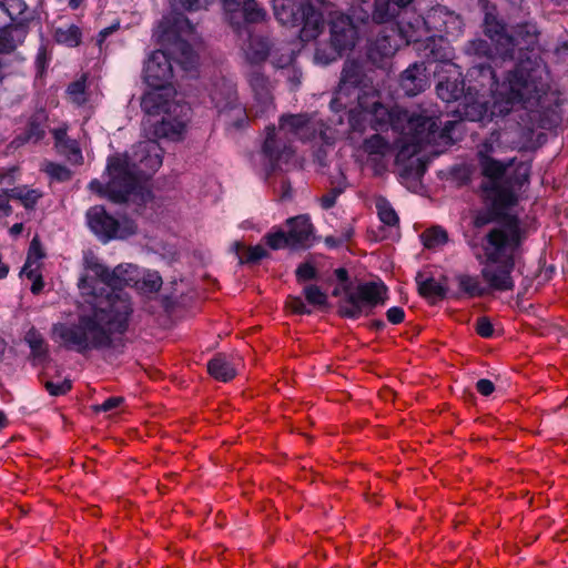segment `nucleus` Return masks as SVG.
Instances as JSON below:
<instances>
[{
  "label": "nucleus",
  "instance_id": "8fccbe9b",
  "mask_svg": "<svg viewBox=\"0 0 568 568\" xmlns=\"http://www.w3.org/2000/svg\"><path fill=\"white\" fill-rule=\"evenodd\" d=\"M305 298L310 304L322 306L326 304L327 296L316 285H307L304 288Z\"/></svg>",
  "mask_w": 568,
  "mask_h": 568
},
{
  "label": "nucleus",
  "instance_id": "0e129e2a",
  "mask_svg": "<svg viewBox=\"0 0 568 568\" xmlns=\"http://www.w3.org/2000/svg\"><path fill=\"white\" fill-rule=\"evenodd\" d=\"M338 194L339 193L336 190H332L331 192L324 194L320 199L322 207L325 210L333 207L336 203V199H337Z\"/></svg>",
  "mask_w": 568,
  "mask_h": 568
},
{
  "label": "nucleus",
  "instance_id": "4468645a",
  "mask_svg": "<svg viewBox=\"0 0 568 568\" xmlns=\"http://www.w3.org/2000/svg\"><path fill=\"white\" fill-rule=\"evenodd\" d=\"M246 80L253 93L254 101L247 110L250 119L263 116L273 108L274 85L270 79L257 69L247 72Z\"/></svg>",
  "mask_w": 568,
  "mask_h": 568
},
{
  "label": "nucleus",
  "instance_id": "e433bc0d",
  "mask_svg": "<svg viewBox=\"0 0 568 568\" xmlns=\"http://www.w3.org/2000/svg\"><path fill=\"white\" fill-rule=\"evenodd\" d=\"M26 342L28 343L29 347L31 348V353L33 357L36 358H45L48 355V346L42 337V335L36 331L34 328H31L28 331L24 337Z\"/></svg>",
  "mask_w": 568,
  "mask_h": 568
},
{
  "label": "nucleus",
  "instance_id": "c03bdc74",
  "mask_svg": "<svg viewBox=\"0 0 568 568\" xmlns=\"http://www.w3.org/2000/svg\"><path fill=\"white\" fill-rule=\"evenodd\" d=\"M43 257H44V252L42 250L40 240L38 237H33L30 243V246H29L27 261L24 263L23 270L34 268V267L39 268L40 261Z\"/></svg>",
  "mask_w": 568,
  "mask_h": 568
},
{
  "label": "nucleus",
  "instance_id": "9b49d317",
  "mask_svg": "<svg viewBox=\"0 0 568 568\" xmlns=\"http://www.w3.org/2000/svg\"><path fill=\"white\" fill-rule=\"evenodd\" d=\"M161 24L169 39L171 36L176 38L173 53L181 67L185 71L194 69L197 63V54L191 44L196 38L194 26L183 14H176L173 20L164 18Z\"/></svg>",
  "mask_w": 568,
  "mask_h": 568
},
{
  "label": "nucleus",
  "instance_id": "774afa93",
  "mask_svg": "<svg viewBox=\"0 0 568 568\" xmlns=\"http://www.w3.org/2000/svg\"><path fill=\"white\" fill-rule=\"evenodd\" d=\"M118 27H119L118 24H114V26L102 29L98 34L99 45H101L102 42L106 39V37L110 36L111 33H113L118 29Z\"/></svg>",
  "mask_w": 568,
  "mask_h": 568
},
{
  "label": "nucleus",
  "instance_id": "9d476101",
  "mask_svg": "<svg viewBox=\"0 0 568 568\" xmlns=\"http://www.w3.org/2000/svg\"><path fill=\"white\" fill-rule=\"evenodd\" d=\"M211 101L229 130H242L250 123L247 109L240 102L236 84L225 78L216 80L210 89Z\"/></svg>",
  "mask_w": 568,
  "mask_h": 568
},
{
  "label": "nucleus",
  "instance_id": "6e6552de",
  "mask_svg": "<svg viewBox=\"0 0 568 568\" xmlns=\"http://www.w3.org/2000/svg\"><path fill=\"white\" fill-rule=\"evenodd\" d=\"M174 89H154L143 94L142 110L152 115L164 113L161 122L154 128V135L170 140L182 138L189 120L190 108L172 99Z\"/></svg>",
  "mask_w": 568,
  "mask_h": 568
},
{
  "label": "nucleus",
  "instance_id": "58836bf2",
  "mask_svg": "<svg viewBox=\"0 0 568 568\" xmlns=\"http://www.w3.org/2000/svg\"><path fill=\"white\" fill-rule=\"evenodd\" d=\"M376 209L379 220L388 226H395L398 224L399 219L396 211L389 204L386 199H378L376 201Z\"/></svg>",
  "mask_w": 568,
  "mask_h": 568
},
{
  "label": "nucleus",
  "instance_id": "2f4dec72",
  "mask_svg": "<svg viewBox=\"0 0 568 568\" xmlns=\"http://www.w3.org/2000/svg\"><path fill=\"white\" fill-rule=\"evenodd\" d=\"M418 292L432 303L444 298L446 293L444 286L433 277L418 281Z\"/></svg>",
  "mask_w": 568,
  "mask_h": 568
},
{
  "label": "nucleus",
  "instance_id": "39448f33",
  "mask_svg": "<svg viewBox=\"0 0 568 568\" xmlns=\"http://www.w3.org/2000/svg\"><path fill=\"white\" fill-rule=\"evenodd\" d=\"M520 242V229L516 222H508L488 232L484 246L488 264L483 267L481 275L489 288L513 290L514 281L510 274L514 268V254Z\"/></svg>",
  "mask_w": 568,
  "mask_h": 568
},
{
  "label": "nucleus",
  "instance_id": "bf43d9fd",
  "mask_svg": "<svg viewBox=\"0 0 568 568\" xmlns=\"http://www.w3.org/2000/svg\"><path fill=\"white\" fill-rule=\"evenodd\" d=\"M287 306L290 310L296 314H310L311 311L307 310L306 305L304 304L303 300L301 297H291L287 301Z\"/></svg>",
  "mask_w": 568,
  "mask_h": 568
},
{
  "label": "nucleus",
  "instance_id": "13d9d810",
  "mask_svg": "<svg viewBox=\"0 0 568 568\" xmlns=\"http://www.w3.org/2000/svg\"><path fill=\"white\" fill-rule=\"evenodd\" d=\"M123 397L114 396L105 399L102 404L95 405L93 407L94 412H111L115 408H118L123 403Z\"/></svg>",
  "mask_w": 568,
  "mask_h": 568
},
{
  "label": "nucleus",
  "instance_id": "423d86ee",
  "mask_svg": "<svg viewBox=\"0 0 568 568\" xmlns=\"http://www.w3.org/2000/svg\"><path fill=\"white\" fill-rule=\"evenodd\" d=\"M493 151V143L484 142L477 153L481 174L487 180L481 187L496 205L509 207L517 202L515 186L520 187L528 182L530 166L527 163H519L516 166L515 175L506 178V172L514 166L515 160L498 161L490 155Z\"/></svg>",
  "mask_w": 568,
  "mask_h": 568
},
{
  "label": "nucleus",
  "instance_id": "3c124183",
  "mask_svg": "<svg viewBox=\"0 0 568 568\" xmlns=\"http://www.w3.org/2000/svg\"><path fill=\"white\" fill-rule=\"evenodd\" d=\"M211 0H170L172 7L189 11L205 9Z\"/></svg>",
  "mask_w": 568,
  "mask_h": 568
},
{
  "label": "nucleus",
  "instance_id": "b1692460",
  "mask_svg": "<svg viewBox=\"0 0 568 568\" xmlns=\"http://www.w3.org/2000/svg\"><path fill=\"white\" fill-rule=\"evenodd\" d=\"M425 57L429 62H442L448 68H453L455 73L459 75L457 67L452 63L453 52L448 42L439 37L438 39L430 38L425 45Z\"/></svg>",
  "mask_w": 568,
  "mask_h": 568
},
{
  "label": "nucleus",
  "instance_id": "4d7b16f0",
  "mask_svg": "<svg viewBox=\"0 0 568 568\" xmlns=\"http://www.w3.org/2000/svg\"><path fill=\"white\" fill-rule=\"evenodd\" d=\"M476 332L481 337H491L494 333L493 324L487 317H479L476 322Z\"/></svg>",
  "mask_w": 568,
  "mask_h": 568
},
{
  "label": "nucleus",
  "instance_id": "f3484780",
  "mask_svg": "<svg viewBox=\"0 0 568 568\" xmlns=\"http://www.w3.org/2000/svg\"><path fill=\"white\" fill-rule=\"evenodd\" d=\"M484 33L493 42L496 55L504 60L515 58L517 45L515 39L507 33L505 24L491 12L485 14Z\"/></svg>",
  "mask_w": 568,
  "mask_h": 568
},
{
  "label": "nucleus",
  "instance_id": "dca6fc26",
  "mask_svg": "<svg viewBox=\"0 0 568 568\" xmlns=\"http://www.w3.org/2000/svg\"><path fill=\"white\" fill-rule=\"evenodd\" d=\"M172 78L173 70L168 54L161 50L152 52L144 67L146 84L154 89H173L171 87Z\"/></svg>",
  "mask_w": 568,
  "mask_h": 568
},
{
  "label": "nucleus",
  "instance_id": "864d4df0",
  "mask_svg": "<svg viewBox=\"0 0 568 568\" xmlns=\"http://www.w3.org/2000/svg\"><path fill=\"white\" fill-rule=\"evenodd\" d=\"M44 387L49 392L50 395L60 396V395H64L65 393H68L71 389V382L68 379H64L63 382H60V383H53L51 381H47L44 383Z\"/></svg>",
  "mask_w": 568,
  "mask_h": 568
},
{
  "label": "nucleus",
  "instance_id": "5701e85b",
  "mask_svg": "<svg viewBox=\"0 0 568 568\" xmlns=\"http://www.w3.org/2000/svg\"><path fill=\"white\" fill-rule=\"evenodd\" d=\"M413 0H375L372 20L376 23H386L397 18Z\"/></svg>",
  "mask_w": 568,
  "mask_h": 568
},
{
  "label": "nucleus",
  "instance_id": "f03ea898",
  "mask_svg": "<svg viewBox=\"0 0 568 568\" xmlns=\"http://www.w3.org/2000/svg\"><path fill=\"white\" fill-rule=\"evenodd\" d=\"M469 75L481 87L491 88V103L476 102L466 106L465 114L470 121H491L495 116L508 114L516 105L529 112L545 113L557 102L551 89V77L541 59H527L509 71L501 83L489 64L474 65Z\"/></svg>",
  "mask_w": 568,
  "mask_h": 568
},
{
  "label": "nucleus",
  "instance_id": "cd10ccee",
  "mask_svg": "<svg viewBox=\"0 0 568 568\" xmlns=\"http://www.w3.org/2000/svg\"><path fill=\"white\" fill-rule=\"evenodd\" d=\"M240 7L243 13L244 26L263 23L268 19L267 11L256 0H244Z\"/></svg>",
  "mask_w": 568,
  "mask_h": 568
},
{
  "label": "nucleus",
  "instance_id": "f8f14e48",
  "mask_svg": "<svg viewBox=\"0 0 568 568\" xmlns=\"http://www.w3.org/2000/svg\"><path fill=\"white\" fill-rule=\"evenodd\" d=\"M387 288L383 283L366 282L358 284L354 290L346 292L341 305L343 316L357 318L365 308H373L386 301Z\"/></svg>",
  "mask_w": 568,
  "mask_h": 568
},
{
  "label": "nucleus",
  "instance_id": "69168bd1",
  "mask_svg": "<svg viewBox=\"0 0 568 568\" xmlns=\"http://www.w3.org/2000/svg\"><path fill=\"white\" fill-rule=\"evenodd\" d=\"M52 135L54 138V145L55 148L60 144L64 143L65 141L70 140L67 134V128H57L52 130Z\"/></svg>",
  "mask_w": 568,
  "mask_h": 568
},
{
  "label": "nucleus",
  "instance_id": "f704fd0d",
  "mask_svg": "<svg viewBox=\"0 0 568 568\" xmlns=\"http://www.w3.org/2000/svg\"><path fill=\"white\" fill-rule=\"evenodd\" d=\"M10 196L19 200L27 210H32L39 199L42 197V193L36 189L20 186L10 190Z\"/></svg>",
  "mask_w": 568,
  "mask_h": 568
},
{
  "label": "nucleus",
  "instance_id": "c85d7f7f",
  "mask_svg": "<svg viewBox=\"0 0 568 568\" xmlns=\"http://www.w3.org/2000/svg\"><path fill=\"white\" fill-rule=\"evenodd\" d=\"M233 248L241 264L256 263L267 256V251L262 245L245 246L240 242H235Z\"/></svg>",
  "mask_w": 568,
  "mask_h": 568
},
{
  "label": "nucleus",
  "instance_id": "052dcab7",
  "mask_svg": "<svg viewBox=\"0 0 568 568\" xmlns=\"http://www.w3.org/2000/svg\"><path fill=\"white\" fill-rule=\"evenodd\" d=\"M386 317H387L389 323H392V324H399V323H402L404 321L405 313H404V310L402 307L394 306V307H390L386 312Z\"/></svg>",
  "mask_w": 568,
  "mask_h": 568
},
{
  "label": "nucleus",
  "instance_id": "09e8293b",
  "mask_svg": "<svg viewBox=\"0 0 568 568\" xmlns=\"http://www.w3.org/2000/svg\"><path fill=\"white\" fill-rule=\"evenodd\" d=\"M43 171L58 182H65L72 178V172L67 166L53 162H48Z\"/></svg>",
  "mask_w": 568,
  "mask_h": 568
},
{
  "label": "nucleus",
  "instance_id": "e2e57ef3",
  "mask_svg": "<svg viewBox=\"0 0 568 568\" xmlns=\"http://www.w3.org/2000/svg\"><path fill=\"white\" fill-rule=\"evenodd\" d=\"M477 392L483 396H489L495 390V385L491 381L481 378L476 383Z\"/></svg>",
  "mask_w": 568,
  "mask_h": 568
},
{
  "label": "nucleus",
  "instance_id": "473e14b6",
  "mask_svg": "<svg viewBox=\"0 0 568 568\" xmlns=\"http://www.w3.org/2000/svg\"><path fill=\"white\" fill-rule=\"evenodd\" d=\"M363 150L368 155H375L384 158L392 151V145L379 134H375L364 141Z\"/></svg>",
  "mask_w": 568,
  "mask_h": 568
},
{
  "label": "nucleus",
  "instance_id": "ddd939ff",
  "mask_svg": "<svg viewBox=\"0 0 568 568\" xmlns=\"http://www.w3.org/2000/svg\"><path fill=\"white\" fill-rule=\"evenodd\" d=\"M88 224L90 229L103 241L114 237L124 239L135 233V225L131 221H124L123 225L108 214L103 206H93L87 213Z\"/></svg>",
  "mask_w": 568,
  "mask_h": 568
},
{
  "label": "nucleus",
  "instance_id": "c756f323",
  "mask_svg": "<svg viewBox=\"0 0 568 568\" xmlns=\"http://www.w3.org/2000/svg\"><path fill=\"white\" fill-rule=\"evenodd\" d=\"M437 95L445 102L457 100L464 92V87L458 79L439 80L436 85Z\"/></svg>",
  "mask_w": 568,
  "mask_h": 568
},
{
  "label": "nucleus",
  "instance_id": "c9c22d12",
  "mask_svg": "<svg viewBox=\"0 0 568 568\" xmlns=\"http://www.w3.org/2000/svg\"><path fill=\"white\" fill-rule=\"evenodd\" d=\"M423 244L427 248H437L448 241L447 232L440 226H433L424 231L420 235Z\"/></svg>",
  "mask_w": 568,
  "mask_h": 568
},
{
  "label": "nucleus",
  "instance_id": "680f3d73",
  "mask_svg": "<svg viewBox=\"0 0 568 568\" xmlns=\"http://www.w3.org/2000/svg\"><path fill=\"white\" fill-rule=\"evenodd\" d=\"M10 193L3 191L0 193V219L9 216L12 213V207L9 203Z\"/></svg>",
  "mask_w": 568,
  "mask_h": 568
},
{
  "label": "nucleus",
  "instance_id": "2eb2a0df",
  "mask_svg": "<svg viewBox=\"0 0 568 568\" xmlns=\"http://www.w3.org/2000/svg\"><path fill=\"white\" fill-rule=\"evenodd\" d=\"M422 24H426L428 31H437L453 38L459 37L464 28L460 17L442 6L432 8L425 19H418L417 26Z\"/></svg>",
  "mask_w": 568,
  "mask_h": 568
},
{
  "label": "nucleus",
  "instance_id": "a878e982",
  "mask_svg": "<svg viewBox=\"0 0 568 568\" xmlns=\"http://www.w3.org/2000/svg\"><path fill=\"white\" fill-rule=\"evenodd\" d=\"M424 19L419 16H414L412 20L407 22L397 23V32L398 38L405 44H409L412 42L418 43L422 40V37L426 33L427 27L426 24L417 26V20Z\"/></svg>",
  "mask_w": 568,
  "mask_h": 568
},
{
  "label": "nucleus",
  "instance_id": "f257e3e1",
  "mask_svg": "<svg viewBox=\"0 0 568 568\" xmlns=\"http://www.w3.org/2000/svg\"><path fill=\"white\" fill-rule=\"evenodd\" d=\"M84 273L79 288L93 311L79 317L77 324L58 323L52 333L68 348L80 353L101 349L112 345L114 334H123L133 312L125 286H135L141 272L134 264H119L113 270L103 265L93 254L84 256Z\"/></svg>",
  "mask_w": 568,
  "mask_h": 568
},
{
  "label": "nucleus",
  "instance_id": "338daca9",
  "mask_svg": "<svg viewBox=\"0 0 568 568\" xmlns=\"http://www.w3.org/2000/svg\"><path fill=\"white\" fill-rule=\"evenodd\" d=\"M353 235V232L352 230H348L345 235L343 236V239H339V240H336L335 237L333 236H327L325 242L326 244L331 245V246H336V245H339L341 243L343 242H346L348 241Z\"/></svg>",
  "mask_w": 568,
  "mask_h": 568
},
{
  "label": "nucleus",
  "instance_id": "bb28decb",
  "mask_svg": "<svg viewBox=\"0 0 568 568\" xmlns=\"http://www.w3.org/2000/svg\"><path fill=\"white\" fill-rule=\"evenodd\" d=\"M26 30L21 23L0 29V53H10L22 42Z\"/></svg>",
  "mask_w": 568,
  "mask_h": 568
},
{
  "label": "nucleus",
  "instance_id": "7c9ffc66",
  "mask_svg": "<svg viewBox=\"0 0 568 568\" xmlns=\"http://www.w3.org/2000/svg\"><path fill=\"white\" fill-rule=\"evenodd\" d=\"M459 290L468 297H479L488 293L477 276L460 275L457 278Z\"/></svg>",
  "mask_w": 568,
  "mask_h": 568
},
{
  "label": "nucleus",
  "instance_id": "4be33fe9",
  "mask_svg": "<svg viewBox=\"0 0 568 568\" xmlns=\"http://www.w3.org/2000/svg\"><path fill=\"white\" fill-rule=\"evenodd\" d=\"M288 226V239L292 247L306 246L313 235V225L310 217L306 215H298L291 217L286 221Z\"/></svg>",
  "mask_w": 568,
  "mask_h": 568
},
{
  "label": "nucleus",
  "instance_id": "4c0bfd02",
  "mask_svg": "<svg viewBox=\"0 0 568 568\" xmlns=\"http://www.w3.org/2000/svg\"><path fill=\"white\" fill-rule=\"evenodd\" d=\"M55 149L61 155L65 156L71 164L79 165L83 162V156L79 143L73 139L65 141Z\"/></svg>",
  "mask_w": 568,
  "mask_h": 568
},
{
  "label": "nucleus",
  "instance_id": "49530a36",
  "mask_svg": "<svg viewBox=\"0 0 568 568\" xmlns=\"http://www.w3.org/2000/svg\"><path fill=\"white\" fill-rule=\"evenodd\" d=\"M0 9L3 10L11 20H18L27 10L23 0H0Z\"/></svg>",
  "mask_w": 568,
  "mask_h": 568
},
{
  "label": "nucleus",
  "instance_id": "72a5a7b5",
  "mask_svg": "<svg viewBox=\"0 0 568 568\" xmlns=\"http://www.w3.org/2000/svg\"><path fill=\"white\" fill-rule=\"evenodd\" d=\"M537 36H538V32H537L536 27L532 24L526 23V24L517 26V28L515 30V37L513 36V38L515 39V41L517 43L516 48L518 47L520 50H523V49H529L530 45L536 43Z\"/></svg>",
  "mask_w": 568,
  "mask_h": 568
},
{
  "label": "nucleus",
  "instance_id": "7ed1b4c3",
  "mask_svg": "<svg viewBox=\"0 0 568 568\" xmlns=\"http://www.w3.org/2000/svg\"><path fill=\"white\" fill-rule=\"evenodd\" d=\"M364 118L376 131L390 128L400 134L397 140L398 158L412 156L426 144L450 140V130L456 122L447 121L440 129L436 109H420L408 112L399 106L387 108L378 102L375 92L356 95Z\"/></svg>",
  "mask_w": 568,
  "mask_h": 568
},
{
  "label": "nucleus",
  "instance_id": "de8ad7c7",
  "mask_svg": "<svg viewBox=\"0 0 568 568\" xmlns=\"http://www.w3.org/2000/svg\"><path fill=\"white\" fill-rule=\"evenodd\" d=\"M265 243L272 250H280L292 246L288 234L282 230H276L264 235Z\"/></svg>",
  "mask_w": 568,
  "mask_h": 568
},
{
  "label": "nucleus",
  "instance_id": "6e6d98bb",
  "mask_svg": "<svg viewBox=\"0 0 568 568\" xmlns=\"http://www.w3.org/2000/svg\"><path fill=\"white\" fill-rule=\"evenodd\" d=\"M295 274L298 282L310 281L316 277V270L310 263H302Z\"/></svg>",
  "mask_w": 568,
  "mask_h": 568
},
{
  "label": "nucleus",
  "instance_id": "ea45409f",
  "mask_svg": "<svg viewBox=\"0 0 568 568\" xmlns=\"http://www.w3.org/2000/svg\"><path fill=\"white\" fill-rule=\"evenodd\" d=\"M465 52L468 55H475L479 58H493L495 53V48L493 49L491 45L484 39H475L469 41L465 45Z\"/></svg>",
  "mask_w": 568,
  "mask_h": 568
},
{
  "label": "nucleus",
  "instance_id": "1a4fd4ad",
  "mask_svg": "<svg viewBox=\"0 0 568 568\" xmlns=\"http://www.w3.org/2000/svg\"><path fill=\"white\" fill-rule=\"evenodd\" d=\"M275 19L286 27H301L302 41L316 39L324 29V18L313 0L295 2L294 0H273Z\"/></svg>",
  "mask_w": 568,
  "mask_h": 568
},
{
  "label": "nucleus",
  "instance_id": "a19ab883",
  "mask_svg": "<svg viewBox=\"0 0 568 568\" xmlns=\"http://www.w3.org/2000/svg\"><path fill=\"white\" fill-rule=\"evenodd\" d=\"M69 100L77 104V105H83L88 101V93H87V84L85 79L82 78L80 80H77L68 87L67 90Z\"/></svg>",
  "mask_w": 568,
  "mask_h": 568
},
{
  "label": "nucleus",
  "instance_id": "0eeeda50",
  "mask_svg": "<svg viewBox=\"0 0 568 568\" xmlns=\"http://www.w3.org/2000/svg\"><path fill=\"white\" fill-rule=\"evenodd\" d=\"M314 133L311 119L305 114L283 115L277 130L274 125L267 126L262 154L268 170L274 171L293 158L292 141L294 139L308 140Z\"/></svg>",
  "mask_w": 568,
  "mask_h": 568
},
{
  "label": "nucleus",
  "instance_id": "37998d69",
  "mask_svg": "<svg viewBox=\"0 0 568 568\" xmlns=\"http://www.w3.org/2000/svg\"><path fill=\"white\" fill-rule=\"evenodd\" d=\"M55 39L69 47H77L81 41V31L77 26H69L65 29L59 28L55 31Z\"/></svg>",
  "mask_w": 568,
  "mask_h": 568
},
{
  "label": "nucleus",
  "instance_id": "a211bd4d",
  "mask_svg": "<svg viewBox=\"0 0 568 568\" xmlns=\"http://www.w3.org/2000/svg\"><path fill=\"white\" fill-rule=\"evenodd\" d=\"M232 27L239 37H246V41L241 45L245 60L253 65L265 62L271 54L268 38L253 34L248 26L241 22H232Z\"/></svg>",
  "mask_w": 568,
  "mask_h": 568
},
{
  "label": "nucleus",
  "instance_id": "aec40b11",
  "mask_svg": "<svg viewBox=\"0 0 568 568\" xmlns=\"http://www.w3.org/2000/svg\"><path fill=\"white\" fill-rule=\"evenodd\" d=\"M364 79L361 65L355 61H346L342 71L338 89L331 102L333 110L346 108L344 97H348L351 91H357Z\"/></svg>",
  "mask_w": 568,
  "mask_h": 568
},
{
  "label": "nucleus",
  "instance_id": "6ab92c4d",
  "mask_svg": "<svg viewBox=\"0 0 568 568\" xmlns=\"http://www.w3.org/2000/svg\"><path fill=\"white\" fill-rule=\"evenodd\" d=\"M356 39L357 31L351 17L336 12L331 21V42L337 54L354 48Z\"/></svg>",
  "mask_w": 568,
  "mask_h": 568
},
{
  "label": "nucleus",
  "instance_id": "393cba45",
  "mask_svg": "<svg viewBox=\"0 0 568 568\" xmlns=\"http://www.w3.org/2000/svg\"><path fill=\"white\" fill-rule=\"evenodd\" d=\"M207 372L216 381L226 383L235 377L236 364L233 357L226 354H216L207 363Z\"/></svg>",
  "mask_w": 568,
  "mask_h": 568
},
{
  "label": "nucleus",
  "instance_id": "412c9836",
  "mask_svg": "<svg viewBox=\"0 0 568 568\" xmlns=\"http://www.w3.org/2000/svg\"><path fill=\"white\" fill-rule=\"evenodd\" d=\"M425 70L424 63H414L403 72L400 87L406 95L414 97L425 90L428 83Z\"/></svg>",
  "mask_w": 568,
  "mask_h": 568
},
{
  "label": "nucleus",
  "instance_id": "603ef678",
  "mask_svg": "<svg viewBox=\"0 0 568 568\" xmlns=\"http://www.w3.org/2000/svg\"><path fill=\"white\" fill-rule=\"evenodd\" d=\"M22 273L29 280H32L31 292L33 294H39L42 291L43 286H44L43 278H42V275L39 272V268H37V267L28 268V270H23L22 268Z\"/></svg>",
  "mask_w": 568,
  "mask_h": 568
},
{
  "label": "nucleus",
  "instance_id": "20e7f679",
  "mask_svg": "<svg viewBox=\"0 0 568 568\" xmlns=\"http://www.w3.org/2000/svg\"><path fill=\"white\" fill-rule=\"evenodd\" d=\"M163 150L155 140H144L136 143L130 154H116L109 159L106 171L109 181L105 186L99 181H92L90 187L104 191L105 195L115 203L126 201L145 202L150 191L143 181L152 176L162 165Z\"/></svg>",
  "mask_w": 568,
  "mask_h": 568
},
{
  "label": "nucleus",
  "instance_id": "5fc2aeb1",
  "mask_svg": "<svg viewBox=\"0 0 568 568\" xmlns=\"http://www.w3.org/2000/svg\"><path fill=\"white\" fill-rule=\"evenodd\" d=\"M295 55L293 50L286 49L284 53H281L280 57H277V53L272 54V63L276 68H286L291 65L294 62Z\"/></svg>",
  "mask_w": 568,
  "mask_h": 568
},
{
  "label": "nucleus",
  "instance_id": "a18cd8bd",
  "mask_svg": "<svg viewBox=\"0 0 568 568\" xmlns=\"http://www.w3.org/2000/svg\"><path fill=\"white\" fill-rule=\"evenodd\" d=\"M135 286L145 294L156 293L162 286V278L155 272L146 273L143 276H140V282Z\"/></svg>",
  "mask_w": 568,
  "mask_h": 568
},
{
  "label": "nucleus",
  "instance_id": "79ce46f5",
  "mask_svg": "<svg viewBox=\"0 0 568 568\" xmlns=\"http://www.w3.org/2000/svg\"><path fill=\"white\" fill-rule=\"evenodd\" d=\"M399 45L400 43L397 39L390 36H381L375 40L373 50H376L382 57H390Z\"/></svg>",
  "mask_w": 568,
  "mask_h": 568
}]
</instances>
